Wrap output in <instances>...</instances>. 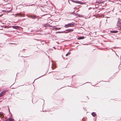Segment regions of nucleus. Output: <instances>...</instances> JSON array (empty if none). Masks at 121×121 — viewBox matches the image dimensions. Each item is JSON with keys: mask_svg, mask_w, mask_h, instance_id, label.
<instances>
[{"mask_svg": "<svg viewBox=\"0 0 121 121\" xmlns=\"http://www.w3.org/2000/svg\"><path fill=\"white\" fill-rule=\"evenodd\" d=\"M74 25V23H71L65 25V28H67L68 27H71Z\"/></svg>", "mask_w": 121, "mask_h": 121, "instance_id": "obj_1", "label": "nucleus"}, {"mask_svg": "<svg viewBox=\"0 0 121 121\" xmlns=\"http://www.w3.org/2000/svg\"><path fill=\"white\" fill-rule=\"evenodd\" d=\"M7 91V90H6L3 91H2L0 93V94H1L2 96Z\"/></svg>", "mask_w": 121, "mask_h": 121, "instance_id": "obj_2", "label": "nucleus"}, {"mask_svg": "<svg viewBox=\"0 0 121 121\" xmlns=\"http://www.w3.org/2000/svg\"><path fill=\"white\" fill-rule=\"evenodd\" d=\"M66 31H67V32H65V31H64V32L67 33L69 32H70L73 31V29H68L66 30Z\"/></svg>", "mask_w": 121, "mask_h": 121, "instance_id": "obj_3", "label": "nucleus"}, {"mask_svg": "<svg viewBox=\"0 0 121 121\" xmlns=\"http://www.w3.org/2000/svg\"><path fill=\"white\" fill-rule=\"evenodd\" d=\"M14 15H15V16H18L19 17H22L23 16V15H22V14H19V13H17L15 14H14Z\"/></svg>", "mask_w": 121, "mask_h": 121, "instance_id": "obj_4", "label": "nucleus"}, {"mask_svg": "<svg viewBox=\"0 0 121 121\" xmlns=\"http://www.w3.org/2000/svg\"><path fill=\"white\" fill-rule=\"evenodd\" d=\"M121 20L120 19H118L117 22V25L118 26H120L121 24Z\"/></svg>", "mask_w": 121, "mask_h": 121, "instance_id": "obj_5", "label": "nucleus"}, {"mask_svg": "<svg viewBox=\"0 0 121 121\" xmlns=\"http://www.w3.org/2000/svg\"><path fill=\"white\" fill-rule=\"evenodd\" d=\"M12 27L16 29H17L19 28V27L18 26H13Z\"/></svg>", "mask_w": 121, "mask_h": 121, "instance_id": "obj_6", "label": "nucleus"}, {"mask_svg": "<svg viewBox=\"0 0 121 121\" xmlns=\"http://www.w3.org/2000/svg\"><path fill=\"white\" fill-rule=\"evenodd\" d=\"M49 26L51 27L52 26H49V24H44L43 25V26H44L45 27H48Z\"/></svg>", "mask_w": 121, "mask_h": 121, "instance_id": "obj_7", "label": "nucleus"}, {"mask_svg": "<svg viewBox=\"0 0 121 121\" xmlns=\"http://www.w3.org/2000/svg\"><path fill=\"white\" fill-rule=\"evenodd\" d=\"M91 114L94 117H95V116H96V114H95L94 112H93Z\"/></svg>", "mask_w": 121, "mask_h": 121, "instance_id": "obj_8", "label": "nucleus"}, {"mask_svg": "<svg viewBox=\"0 0 121 121\" xmlns=\"http://www.w3.org/2000/svg\"><path fill=\"white\" fill-rule=\"evenodd\" d=\"M61 29V28H57V27H56V28H53V29H56V30H60V29Z\"/></svg>", "mask_w": 121, "mask_h": 121, "instance_id": "obj_9", "label": "nucleus"}, {"mask_svg": "<svg viewBox=\"0 0 121 121\" xmlns=\"http://www.w3.org/2000/svg\"><path fill=\"white\" fill-rule=\"evenodd\" d=\"M84 39V37L83 36H82V37H80L78 38V39Z\"/></svg>", "mask_w": 121, "mask_h": 121, "instance_id": "obj_10", "label": "nucleus"}, {"mask_svg": "<svg viewBox=\"0 0 121 121\" xmlns=\"http://www.w3.org/2000/svg\"><path fill=\"white\" fill-rule=\"evenodd\" d=\"M72 1L73 2H75V3H79V4L81 3H80L81 2L79 1H73V0H72Z\"/></svg>", "mask_w": 121, "mask_h": 121, "instance_id": "obj_11", "label": "nucleus"}, {"mask_svg": "<svg viewBox=\"0 0 121 121\" xmlns=\"http://www.w3.org/2000/svg\"><path fill=\"white\" fill-rule=\"evenodd\" d=\"M9 118L10 119V121H14V119L12 118Z\"/></svg>", "mask_w": 121, "mask_h": 121, "instance_id": "obj_12", "label": "nucleus"}, {"mask_svg": "<svg viewBox=\"0 0 121 121\" xmlns=\"http://www.w3.org/2000/svg\"><path fill=\"white\" fill-rule=\"evenodd\" d=\"M70 54V52H69L67 53V54H66V56H68V55H69Z\"/></svg>", "mask_w": 121, "mask_h": 121, "instance_id": "obj_13", "label": "nucleus"}, {"mask_svg": "<svg viewBox=\"0 0 121 121\" xmlns=\"http://www.w3.org/2000/svg\"><path fill=\"white\" fill-rule=\"evenodd\" d=\"M5 121H10L9 118H8L5 120Z\"/></svg>", "mask_w": 121, "mask_h": 121, "instance_id": "obj_14", "label": "nucleus"}, {"mask_svg": "<svg viewBox=\"0 0 121 121\" xmlns=\"http://www.w3.org/2000/svg\"><path fill=\"white\" fill-rule=\"evenodd\" d=\"M102 2L101 1H99V2H98V3H97V4H101L102 3Z\"/></svg>", "mask_w": 121, "mask_h": 121, "instance_id": "obj_15", "label": "nucleus"}, {"mask_svg": "<svg viewBox=\"0 0 121 121\" xmlns=\"http://www.w3.org/2000/svg\"><path fill=\"white\" fill-rule=\"evenodd\" d=\"M61 33V32H60L59 31H58V32H56V33Z\"/></svg>", "mask_w": 121, "mask_h": 121, "instance_id": "obj_16", "label": "nucleus"}, {"mask_svg": "<svg viewBox=\"0 0 121 121\" xmlns=\"http://www.w3.org/2000/svg\"><path fill=\"white\" fill-rule=\"evenodd\" d=\"M36 18V17L35 16H33L32 17V18Z\"/></svg>", "mask_w": 121, "mask_h": 121, "instance_id": "obj_17", "label": "nucleus"}, {"mask_svg": "<svg viewBox=\"0 0 121 121\" xmlns=\"http://www.w3.org/2000/svg\"><path fill=\"white\" fill-rule=\"evenodd\" d=\"M119 28V30H121V28L120 27H119V28Z\"/></svg>", "mask_w": 121, "mask_h": 121, "instance_id": "obj_18", "label": "nucleus"}, {"mask_svg": "<svg viewBox=\"0 0 121 121\" xmlns=\"http://www.w3.org/2000/svg\"><path fill=\"white\" fill-rule=\"evenodd\" d=\"M11 9L10 10H9V11H6L7 12H9L11 11Z\"/></svg>", "mask_w": 121, "mask_h": 121, "instance_id": "obj_19", "label": "nucleus"}, {"mask_svg": "<svg viewBox=\"0 0 121 121\" xmlns=\"http://www.w3.org/2000/svg\"><path fill=\"white\" fill-rule=\"evenodd\" d=\"M78 16L79 17L80 16V15H78Z\"/></svg>", "mask_w": 121, "mask_h": 121, "instance_id": "obj_20", "label": "nucleus"}, {"mask_svg": "<svg viewBox=\"0 0 121 121\" xmlns=\"http://www.w3.org/2000/svg\"><path fill=\"white\" fill-rule=\"evenodd\" d=\"M2 96L1 95V94H0V97H1Z\"/></svg>", "mask_w": 121, "mask_h": 121, "instance_id": "obj_21", "label": "nucleus"}, {"mask_svg": "<svg viewBox=\"0 0 121 121\" xmlns=\"http://www.w3.org/2000/svg\"><path fill=\"white\" fill-rule=\"evenodd\" d=\"M2 15H0V17Z\"/></svg>", "mask_w": 121, "mask_h": 121, "instance_id": "obj_22", "label": "nucleus"}, {"mask_svg": "<svg viewBox=\"0 0 121 121\" xmlns=\"http://www.w3.org/2000/svg\"><path fill=\"white\" fill-rule=\"evenodd\" d=\"M1 112H0V115L1 114Z\"/></svg>", "mask_w": 121, "mask_h": 121, "instance_id": "obj_23", "label": "nucleus"}, {"mask_svg": "<svg viewBox=\"0 0 121 121\" xmlns=\"http://www.w3.org/2000/svg\"><path fill=\"white\" fill-rule=\"evenodd\" d=\"M52 67V69H53V67Z\"/></svg>", "mask_w": 121, "mask_h": 121, "instance_id": "obj_24", "label": "nucleus"}, {"mask_svg": "<svg viewBox=\"0 0 121 121\" xmlns=\"http://www.w3.org/2000/svg\"><path fill=\"white\" fill-rule=\"evenodd\" d=\"M9 112H10V111H9Z\"/></svg>", "mask_w": 121, "mask_h": 121, "instance_id": "obj_25", "label": "nucleus"}]
</instances>
